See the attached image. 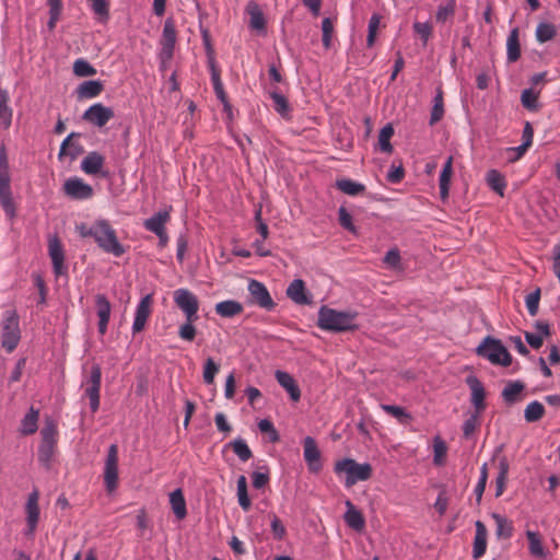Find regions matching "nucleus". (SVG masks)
<instances>
[{
    "instance_id": "1",
    "label": "nucleus",
    "mask_w": 560,
    "mask_h": 560,
    "mask_svg": "<svg viewBox=\"0 0 560 560\" xmlns=\"http://www.w3.org/2000/svg\"><path fill=\"white\" fill-rule=\"evenodd\" d=\"M77 231L81 237H93L97 246L107 254L120 257L126 253L124 245L118 241L116 231L105 219H97L91 225L81 223L77 225Z\"/></svg>"
},
{
    "instance_id": "2",
    "label": "nucleus",
    "mask_w": 560,
    "mask_h": 560,
    "mask_svg": "<svg viewBox=\"0 0 560 560\" xmlns=\"http://www.w3.org/2000/svg\"><path fill=\"white\" fill-rule=\"evenodd\" d=\"M355 314L339 312L327 306H322L318 312L317 325L328 331H348L357 328Z\"/></svg>"
},
{
    "instance_id": "3",
    "label": "nucleus",
    "mask_w": 560,
    "mask_h": 560,
    "mask_svg": "<svg viewBox=\"0 0 560 560\" xmlns=\"http://www.w3.org/2000/svg\"><path fill=\"white\" fill-rule=\"evenodd\" d=\"M337 475L345 474V486L352 487L359 481H365L372 476V466L368 463L359 464L354 459L343 458L335 464Z\"/></svg>"
},
{
    "instance_id": "4",
    "label": "nucleus",
    "mask_w": 560,
    "mask_h": 560,
    "mask_svg": "<svg viewBox=\"0 0 560 560\" xmlns=\"http://www.w3.org/2000/svg\"><path fill=\"white\" fill-rule=\"evenodd\" d=\"M21 340L20 318L14 310L7 311L1 320V346L7 352L15 350Z\"/></svg>"
},
{
    "instance_id": "5",
    "label": "nucleus",
    "mask_w": 560,
    "mask_h": 560,
    "mask_svg": "<svg viewBox=\"0 0 560 560\" xmlns=\"http://www.w3.org/2000/svg\"><path fill=\"white\" fill-rule=\"evenodd\" d=\"M476 352L492 364L509 366L512 363L511 354L502 342L489 336L477 347Z\"/></svg>"
},
{
    "instance_id": "6",
    "label": "nucleus",
    "mask_w": 560,
    "mask_h": 560,
    "mask_svg": "<svg viewBox=\"0 0 560 560\" xmlns=\"http://www.w3.org/2000/svg\"><path fill=\"white\" fill-rule=\"evenodd\" d=\"M173 300L187 320L198 319L199 300L191 291L184 288L177 289L173 293Z\"/></svg>"
},
{
    "instance_id": "7",
    "label": "nucleus",
    "mask_w": 560,
    "mask_h": 560,
    "mask_svg": "<svg viewBox=\"0 0 560 560\" xmlns=\"http://www.w3.org/2000/svg\"><path fill=\"white\" fill-rule=\"evenodd\" d=\"M104 483L108 492L116 490L118 485V447L112 444L104 465Z\"/></svg>"
},
{
    "instance_id": "8",
    "label": "nucleus",
    "mask_w": 560,
    "mask_h": 560,
    "mask_svg": "<svg viewBox=\"0 0 560 560\" xmlns=\"http://www.w3.org/2000/svg\"><path fill=\"white\" fill-rule=\"evenodd\" d=\"M102 371L100 365L95 364L91 368L90 376L86 381L84 389L85 397L90 400L92 412H96L100 408V390H101Z\"/></svg>"
},
{
    "instance_id": "9",
    "label": "nucleus",
    "mask_w": 560,
    "mask_h": 560,
    "mask_svg": "<svg viewBox=\"0 0 560 560\" xmlns=\"http://www.w3.org/2000/svg\"><path fill=\"white\" fill-rule=\"evenodd\" d=\"M247 290L250 295V303L256 304L267 311L275 308L276 303L273 302L267 287L262 282L252 279L248 282Z\"/></svg>"
},
{
    "instance_id": "10",
    "label": "nucleus",
    "mask_w": 560,
    "mask_h": 560,
    "mask_svg": "<svg viewBox=\"0 0 560 560\" xmlns=\"http://www.w3.org/2000/svg\"><path fill=\"white\" fill-rule=\"evenodd\" d=\"M39 492L37 490L32 491L26 500L24 510L26 515V529L25 535L33 536L38 521H39Z\"/></svg>"
},
{
    "instance_id": "11",
    "label": "nucleus",
    "mask_w": 560,
    "mask_h": 560,
    "mask_svg": "<svg viewBox=\"0 0 560 560\" xmlns=\"http://www.w3.org/2000/svg\"><path fill=\"white\" fill-rule=\"evenodd\" d=\"M63 192L75 200H86L92 198L93 188L91 185L86 184L80 177H70L63 184Z\"/></svg>"
},
{
    "instance_id": "12",
    "label": "nucleus",
    "mask_w": 560,
    "mask_h": 560,
    "mask_svg": "<svg viewBox=\"0 0 560 560\" xmlns=\"http://www.w3.org/2000/svg\"><path fill=\"white\" fill-rule=\"evenodd\" d=\"M115 114L110 107L104 106L102 103L91 105L83 114V119L98 128L104 127Z\"/></svg>"
},
{
    "instance_id": "13",
    "label": "nucleus",
    "mask_w": 560,
    "mask_h": 560,
    "mask_svg": "<svg viewBox=\"0 0 560 560\" xmlns=\"http://www.w3.org/2000/svg\"><path fill=\"white\" fill-rule=\"evenodd\" d=\"M176 44V27L173 19H166L161 37V52L163 60H170Z\"/></svg>"
},
{
    "instance_id": "14",
    "label": "nucleus",
    "mask_w": 560,
    "mask_h": 560,
    "mask_svg": "<svg viewBox=\"0 0 560 560\" xmlns=\"http://www.w3.org/2000/svg\"><path fill=\"white\" fill-rule=\"evenodd\" d=\"M153 299L151 294L144 295L136 307L135 318L132 323V334L142 331L147 320L152 313Z\"/></svg>"
},
{
    "instance_id": "15",
    "label": "nucleus",
    "mask_w": 560,
    "mask_h": 560,
    "mask_svg": "<svg viewBox=\"0 0 560 560\" xmlns=\"http://www.w3.org/2000/svg\"><path fill=\"white\" fill-rule=\"evenodd\" d=\"M48 254L51 259L54 273L56 276L66 272L65 267V252L62 245L57 236H51L48 240Z\"/></svg>"
},
{
    "instance_id": "16",
    "label": "nucleus",
    "mask_w": 560,
    "mask_h": 560,
    "mask_svg": "<svg viewBox=\"0 0 560 560\" xmlns=\"http://www.w3.org/2000/svg\"><path fill=\"white\" fill-rule=\"evenodd\" d=\"M304 459L310 471L318 472L322 469L320 452L315 440L311 436L304 439Z\"/></svg>"
},
{
    "instance_id": "17",
    "label": "nucleus",
    "mask_w": 560,
    "mask_h": 560,
    "mask_svg": "<svg viewBox=\"0 0 560 560\" xmlns=\"http://www.w3.org/2000/svg\"><path fill=\"white\" fill-rule=\"evenodd\" d=\"M105 163V158L96 152H90L82 161H81V170L88 175H98L101 174L103 177H107L108 173L103 172V166Z\"/></svg>"
},
{
    "instance_id": "18",
    "label": "nucleus",
    "mask_w": 560,
    "mask_h": 560,
    "mask_svg": "<svg viewBox=\"0 0 560 560\" xmlns=\"http://www.w3.org/2000/svg\"><path fill=\"white\" fill-rule=\"evenodd\" d=\"M287 295L299 305H308L312 303V295L307 292L305 283L301 279H295L288 285Z\"/></svg>"
},
{
    "instance_id": "19",
    "label": "nucleus",
    "mask_w": 560,
    "mask_h": 560,
    "mask_svg": "<svg viewBox=\"0 0 560 560\" xmlns=\"http://www.w3.org/2000/svg\"><path fill=\"white\" fill-rule=\"evenodd\" d=\"M96 313L98 316V332L105 335L110 318L112 306L104 294H97L95 298Z\"/></svg>"
},
{
    "instance_id": "20",
    "label": "nucleus",
    "mask_w": 560,
    "mask_h": 560,
    "mask_svg": "<svg viewBox=\"0 0 560 560\" xmlns=\"http://www.w3.org/2000/svg\"><path fill=\"white\" fill-rule=\"evenodd\" d=\"M347 511L343 515L345 523L351 529L361 533L365 528V518L360 510L355 508V505L347 500L346 501Z\"/></svg>"
},
{
    "instance_id": "21",
    "label": "nucleus",
    "mask_w": 560,
    "mask_h": 560,
    "mask_svg": "<svg viewBox=\"0 0 560 560\" xmlns=\"http://www.w3.org/2000/svg\"><path fill=\"white\" fill-rule=\"evenodd\" d=\"M467 384L471 392L470 401L474 405L476 411L480 413L485 409V388L482 383L476 376L467 377Z\"/></svg>"
},
{
    "instance_id": "22",
    "label": "nucleus",
    "mask_w": 560,
    "mask_h": 560,
    "mask_svg": "<svg viewBox=\"0 0 560 560\" xmlns=\"http://www.w3.org/2000/svg\"><path fill=\"white\" fill-rule=\"evenodd\" d=\"M246 13L249 16V27L258 32H265L266 19L259 4L252 0L246 5Z\"/></svg>"
},
{
    "instance_id": "23",
    "label": "nucleus",
    "mask_w": 560,
    "mask_h": 560,
    "mask_svg": "<svg viewBox=\"0 0 560 560\" xmlns=\"http://www.w3.org/2000/svg\"><path fill=\"white\" fill-rule=\"evenodd\" d=\"M78 136V133L71 132L62 141L58 153L59 160H63L68 156L70 161H74L83 152V147L79 142L72 141V139Z\"/></svg>"
},
{
    "instance_id": "24",
    "label": "nucleus",
    "mask_w": 560,
    "mask_h": 560,
    "mask_svg": "<svg viewBox=\"0 0 560 560\" xmlns=\"http://www.w3.org/2000/svg\"><path fill=\"white\" fill-rule=\"evenodd\" d=\"M476 533L472 545V557L475 559L481 558L487 549L488 532L486 525L481 521L475 523Z\"/></svg>"
},
{
    "instance_id": "25",
    "label": "nucleus",
    "mask_w": 560,
    "mask_h": 560,
    "mask_svg": "<svg viewBox=\"0 0 560 560\" xmlns=\"http://www.w3.org/2000/svg\"><path fill=\"white\" fill-rule=\"evenodd\" d=\"M0 206L8 218L15 217L16 208L12 197L11 182H0Z\"/></svg>"
},
{
    "instance_id": "26",
    "label": "nucleus",
    "mask_w": 560,
    "mask_h": 560,
    "mask_svg": "<svg viewBox=\"0 0 560 560\" xmlns=\"http://www.w3.org/2000/svg\"><path fill=\"white\" fill-rule=\"evenodd\" d=\"M275 376L279 385L288 392L293 401L300 400L301 390L295 380L289 373L278 370Z\"/></svg>"
},
{
    "instance_id": "27",
    "label": "nucleus",
    "mask_w": 560,
    "mask_h": 560,
    "mask_svg": "<svg viewBox=\"0 0 560 560\" xmlns=\"http://www.w3.org/2000/svg\"><path fill=\"white\" fill-rule=\"evenodd\" d=\"M170 210L159 211L144 220L143 226L147 231L158 234L166 230L165 224L170 221Z\"/></svg>"
},
{
    "instance_id": "28",
    "label": "nucleus",
    "mask_w": 560,
    "mask_h": 560,
    "mask_svg": "<svg viewBox=\"0 0 560 560\" xmlns=\"http://www.w3.org/2000/svg\"><path fill=\"white\" fill-rule=\"evenodd\" d=\"M39 409L33 406L28 409L21 420L20 433L22 435H32L38 429Z\"/></svg>"
},
{
    "instance_id": "29",
    "label": "nucleus",
    "mask_w": 560,
    "mask_h": 560,
    "mask_svg": "<svg viewBox=\"0 0 560 560\" xmlns=\"http://www.w3.org/2000/svg\"><path fill=\"white\" fill-rule=\"evenodd\" d=\"M243 310L244 307L242 303L235 300L221 301L214 306L215 313L223 318H232L236 315H240Z\"/></svg>"
},
{
    "instance_id": "30",
    "label": "nucleus",
    "mask_w": 560,
    "mask_h": 560,
    "mask_svg": "<svg viewBox=\"0 0 560 560\" xmlns=\"http://www.w3.org/2000/svg\"><path fill=\"white\" fill-rule=\"evenodd\" d=\"M170 504L177 520H184L186 517V500L182 489H175L170 493Z\"/></svg>"
},
{
    "instance_id": "31",
    "label": "nucleus",
    "mask_w": 560,
    "mask_h": 560,
    "mask_svg": "<svg viewBox=\"0 0 560 560\" xmlns=\"http://www.w3.org/2000/svg\"><path fill=\"white\" fill-rule=\"evenodd\" d=\"M521 56L518 28L514 27L506 39V58L509 62H515Z\"/></svg>"
},
{
    "instance_id": "32",
    "label": "nucleus",
    "mask_w": 560,
    "mask_h": 560,
    "mask_svg": "<svg viewBox=\"0 0 560 560\" xmlns=\"http://www.w3.org/2000/svg\"><path fill=\"white\" fill-rule=\"evenodd\" d=\"M9 93L7 90L0 89V125L8 129L12 122L13 112L9 106Z\"/></svg>"
},
{
    "instance_id": "33",
    "label": "nucleus",
    "mask_w": 560,
    "mask_h": 560,
    "mask_svg": "<svg viewBox=\"0 0 560 560\" xmlns=\"http://www.w3.org/2000/svg\"><path fill=\"white\" fill-rule=\"evenodd\" d=\"M526 537L528 539V550L529 553L539 559H544L547 557V552L544 548L540 535L537 532L527 530Z\"/></svg>"
},
{
    "instance_id": "34",
    "label": "nucleus",
    "mask_w": 560,
    "mask_h": 560,
    "mask_svg": "<svg viewBox=\"0 0 560 560\" xmlns=\"http://www.w3.org/2000/svg\"><path fill=\"white\" fill-rule=\"evenodd\" d=\"M210 67H211V81H212L214 93H215L218 100H220V102L223 104L224 109L231 110V105L228 102V97L224 92V88L221 82V79H220V73L215 69V66L213 62H211Z\"/></svg>"
},
{
    "instance_id": "35",
    "label": "nucleus",
    "mask_w": 560,
    "mask_h": 560,
    "mask_svg": "<svg viewBox=\"0 0 560 560\" xmlns=\"http://www.w3.org/2000/svg\"><path fill=\"white\" fill-rule=\"evenodd\" d=\"M486 182L488 186L495 191L499 196H504V190L506 188V180L504 176L497 170L488 171L486 175Z\"/></svg>"
},
{
    "instance_id": "36",
    "label": "nucleus",
    "mask_w": 560,
    "mask_h": 560,
    "mask_svg": "<svg viewBox=\"0 0 560 560\" xmlns=\"http://www.w3.org/2000/svg\"><path fill=\"white\" fill-rule=\"evenodd\" d=\"M453 174V156H448L440 174V194L444 199L448 195L451 177Z\"/></svg>"
},
{
    "instance_id": "37",
    "label": "nucleus",
    "mask_w": 560,
    "mask_h": 560,
    "mask_svg": "<svg viewBox=\"0 0 560 560\" xmlns=\"http://www.w3.org/2000/svg\"><path fill=\"white\" fill-rule=\"evenodd\" d=\"M103 84L96 80L84 81L78 88V94L83 98H93L101 94Z\"/></svg>"
},
{
    "instance_id": "38",
    "label": "nucleus",
    "mask_w": 560,
    "mask_h": 560,
    "mask_svg": "<svg viewBox=\"0 0 560 560\" xmlns=\"http://www.w3.org/2000/svg\"><path fill=\"white\" fill-rule=\"evenodd\" d=\"M444 116V102H443V92L441 89L436 90V93L433 97V106L430 115V125L433 126L439 122Z\"/></svg>"
},
{
    "instance_id": "39",
    "label": "nucleus",
    "mask_w": 560,
    "mask_h": 560,
    "mask_svg": "<svg viewBox=\"0 0 560 560\" xmlns=\"http://www.w3.org/2000/svg\"><path fill=\"white\" fill-rule=\"evenodd\" d=\"M524 389V384L520 381L509 382L502 390V397L508 404H513L517 400L520 394Z\"/></svg>"
},
{
    "instance_id": "40",
    "label": "nucleus",
    "mask_w": 560,
    "mask_h": 560,
    "mask_svg": "<svg viewBox=\"0 0 560 560\" xmlns=\"http://www.w3.org/2000/svg\"><path fill=\"white\" fill-rule=\"evenodd\" d=\"M336 187L349 196H357L365 190L364 185L347 178L337 180Z\"/></svg>"
},
{
    "instance_id": "41",
    "label": "nucleus",
    "mask_w": 560,
    "mask_h": 560,
    "mask_svg": "<svg viewBox=\"0 0 560 560\" xmlns=\"http://www.w3.org/2000/svg\"><path fill=\"white\" fill-rule=\"evenodd\" d=\"M492 518L495 523V534L498 537L510 538L513 533L512 523L504 516L493 513Z\"/></svg>"
},
{
    "instance_id": "42",
    "label": "nucleus",
    "mask_w": 560,
    "mask_h": 560,
    "mask_svg": "<svg viewBox=\"0 0 560 560\" xmlns=\"http://www.w3.org/2000/svg\"><path fill=\"white\" fill-rule=\"evenodd\" d=\"M269 95L273 102L275 110L282 117H288L290 114V106L285 96L279 93L277 90L270 91Z\"/></svg>"
},
{
    "instance_id": "43",
    "label": "nucleus",
    "mask_w": 560,
    "mask_h": 560,
    "mask_svg": "<svg viewBox=\"0 0 560 560\" xmlns=\"http://www.w3.org/2000/svg\"><path fill=\"white\" fill-rule=\"evenodd\" d=\"M237 501L244 511L249 510L252 503L247 493V480L243 475L237 479Z\"/></svg>"
},
{
    "instance_id": "44",
    "label": "nucleus",
    "mask_w": 560,
    "mask_h": 560,
    "mask_svg": "<svg viewBox=\"0 0 560 560\" xmlns=\"http://www.w3.org/2000/svg\"><path fill=\"white\" fill-rule=\"evenodd\" d=\"M394 135V128L390 124L385 125L378 135V147L382 152L392 153L393 145L390 144V138Z\"/></svg>"
},
{
    "instance_id": "45",
    "label": "nucleus",
    "mask_w": 560,
    "mask_h": 560,
    "mask_svg": "<svg viewBox=\"0 0 560 560\" xmlns=\"http://www.w3.org/2000/svg\"><path fill=\"white\" fill-rule=\"evenodd\" d=\"M545 413V407L541 402L534 400L529 402L524 411V417L527 422H535L542 418Z\"/></svg>"
},
{
    "instance_id": "46",
    "label": "nucleus",
    "mask_w": 560,
    "mask_h": 560,
    "mask_svg": "<svg viewBox=\"0 0 560 560\" xmlns=\"http://www.w3.org/2000/svg\"><path fill=\"white\" fill-rule=\"evenodd\" d=\"M433 463L436 466H442L445 462L447 445L441 436L436 435L433 439Z\"/></svg>"
},
{
    "instance_id": "47",
    "label": "nucleus",
    "mask_w": 560,
    "mask_h": 560,
    "mask_svg": "<svg viewBox=\"0 0 560 560\" xmlns=\"http://www.w3.org/2000/svg\"><path fill=\"white\" fill-rule=\"evenodd\" d=\"M56 442H40L38 447V460L46 467H49L54 453Z\"/></svg>"
},
{
    "instance_id": "48",
    "label": "nucleus",
    "mask_w": 560,
    "mask_h": 560,
    "mask_svg": "<svg viewBox=\"0 0 560 560\" xmlns=\"http://www.w3.org/2000/svg\"><path fill=\"white\" fill-rule=\"evenodd\" d=\"M509 472V463L505 458L500 459L499 462V474L495 479L497 483V490H495V497H500L506 485V478Z\"/></svg>"
},
{
    "instance_id": "49",
    "label": "nucleus",
    "mask_w": 560,
    "mask_h": 560,
    "mask_svg": "<svg viewBox=\"0 0 560 560\" xmlns=\"http://www.w3.org/2000/svg\"><path fill=\"white\" fill-rule=\"evenodd\" d=\"M456 9V1L455 0H446L444 3L440 4L436 13L435 19L440 23L446 22L450 18H452L455 13Z\"/></svg>"
},
{
    "instance_id": "50",
    "label": "nucleus",
    "mask_w": 560,
    "mask_h": 560,
    "mask_svg": "<svg viewBox=\"0 0 560 560\" xmlns=\"http://www.w3.org/2000/svg\"><path fill=\"white\" fill-rule=\"evenodd\" d=\"M381 408L392 417L396 418L400 423L405 424L411 420L410 413L405 408L395 405H381Z\"/></svg>"
},
{
    "instance_id": "51",
    "label": "nucleus",
    "mask_w": 560,
    "mask_h": 560,
    "mask_svg": "<svg viewBox=\"0 0 560 560\" xmlns=\"http://www.w3.org/2000/svg\"><path fill=\"white\" fill-rule=\"evenodd\" d=\"M556 35V28L551 23H539L536 28V38L539 43L551 40Z\"/></svg>"
},
{
    "instance_id": "52",
    "label": "nucleus",
    "mask_w": 560,
    "mask_h": 560,
    "mask_svg": "<svg viewBox=\"0 0 560 560\" xmlns=\"http://www.w3.org/2000/svg\"><path fill=\"white\" fill-rule=\"evenodd\" d=\"M231 446L242 462H246L253 456L250 448L243 439L234 440L231 442Z\"/></svg>"
},
{
    "instance_id": "53",
    "label": "nucleus",
    "mask_w": 560,
    "mask_h": 560,
    "mask_svg": "<svg viewBox=\"0 0 560 560\" xmlns=\"http://www.w3.org/2000/svg\"><path fill=\"white\" fill-rule=\"evenodd\" d=\"M220 366L214 362L212 358H208L203 365V382L208 385H211L214 383V377L217 373L219 372Z\"/></svg>"
},
{
    "instance_id": "54",
    "label": "nucleus",
    "mask_w": 560,
    "mask_h": 560,
    "mask_svg": "<svg viewBox=\"0 0 560 560\" xmlns=\"http://www.w3.org/2000/svg\"><path fill=\"white\" fill-rule=\"evenodd\" d=\"M57 427L51 418H46L43 429L40 430V442H57Z\"/></svg>"
},
{
    "instance_id": "55",
    "label": "nucleus",
    "mask_w": 560,
    "mask_h": 560,
    "mask_svg": "<svg viewBox=\"0 0 560 560\" xmlns=\"http://www.w3.org/2000/svg\"><path fill=\"white\" fill-rule=\"evenodd\" d=\"M412 27H413L415 33L422 40V45L427 46V44L432 35V32H433L432 25L428 22H415Z\"/></svg>"
},
{
    "instance_id": "56",
    "label": "nucleus",
    "mask_w": 560,
    "mask_h": 560,
    "mask_svg": "<svg viewBox=\"0 0 560 560\" xmlns=\"http://www.w3.org/2000/svg\"><path fill=\"white\" fill-rule=\"evenodd\" d=\"M73 73L78 77H92L96 73V70L86 60L78 59L73 63Z\"/></svg>"
},
{
    "instance_id": "57",
    "label": "nucleus",
    "mask_w": 560,
    "mask_h": 560,
    "mask_svg": "<svg viewBox=\"0 0 560 560\" xmlns=\"http://www.w3.org/2000/svg\"><path fill=\"white\" fill-rule=\"evenodd\" d=\"M381 24V16L378 14H373L369 21L368 26V37L366 44L369 47H372L375 43L376 33Z\"/></svg>"
},
{
    "instance_id": "58",
    "label": "nucleus",
    "mask_w": 560,
    "mask_h": 560,
    "mask_svg": "<svg viewBox=\"0 0 560 560\" xmlns=\"http://www.w3.org/2000/svg\"><path fill=\"white\" fill-rule=\"evenodd\" d=\"M539 301H540V289H536L535 291L530 292L526 295L525 303L528 313L532 316H535L538 312L539 307Z\"/></svg>"
},
{
    "instance_id": "59",
    "label": "nucleus",
    "mask_w": 560,
    "mask_h": 560,
    "mask_svg": "<svg viewBox=\"0 0 560 560\" xmlns=\"http://www.w3.org/2000/svg\"><path fill=\"white\" fill-rule=\"evenodd\" d=\"M338 214H339V223L340 225L346 229L347 231L353 233V234H357L358 231H357V228L354 226L353 222H352V217L351 214L347 211L346 208L343 207H340L339 210H338Z\"/></svg>"
},
{
    "instance_id": "60",
    "label": "nucleus",
    "mask_w": 560,
    "mask_h": 560,
    "mask_svg": "<svg viewBox=\"0 0 560 560\" xmlns=\"http://www.w3.org/2000/svg\"><path fill=\"white\" fill-rule=\"evenodd\" d=\"M258 429L261 433H267L269 435L270 442H278L279 441V433L275 429L272 422L268 419H261L258 422Z\"/></svg>"
},
{
    "instance_id": "61",
    "label": "nucleus",
    "mask_w": 560,
    "mask_h": 560,
    "mask_svg": "<svg viewBox=\"0 0 560 560\" xmlns=\"http://www.w3.org/2000/svg\"><path fill=\"white\" fill-rule=\"evenodd\" d=\"M537 100H538V96L533 90L526 89L522 92L521 102L525 108L530 109V110L536 109L537 108Z\"/></svg>"
},
{
    "instance_id": "62",
    "label": "nucleus",
    "mask_w": 560,
    "mask_h": 560,
    "mask_svg": "<svg viewBox=\"0 0 560 560\" xmlns=\"http://www.w3.org/2000/svg\"><path fill=\"white\" fill-rule=\"evenodd\" d=\"M0 182H11L9 161L4 148L0 149Z\"/></svg>"
},
{
    "instance_id": "63",
    "label": "nucleus",
    "mask_w": 560,
    "mask_h": 560,
    "mask_svg": "<svg viewBox=\"0 0 560 560\" xmlns=\"http://www.w3.org/2000/svg\"><path fill=\"white\" fill-rule=\"evenodd\" d=\"M479 415L478 412H474L468 419L465 420L463 424V434L466 439L470 438V435L475 432L476 428L479 423Z\"/></svg>"
},
{
    "instance_id": "64",
    "label": "nucleus",
    "mask_w": 560,
    "mask_h": 560,
    "mask_svg": "<svg viewBox=\"0 0 560 560\" xmlns=\"http://www.w3.org/2000/svg\"><path fill=\"white\" fill-rule=\"evenodd\" d=\"M192 323L186 319V323L179 327L178 336L183 340L192 341L195 339L197 330Z\"/></svg>"
}]
</instances>
